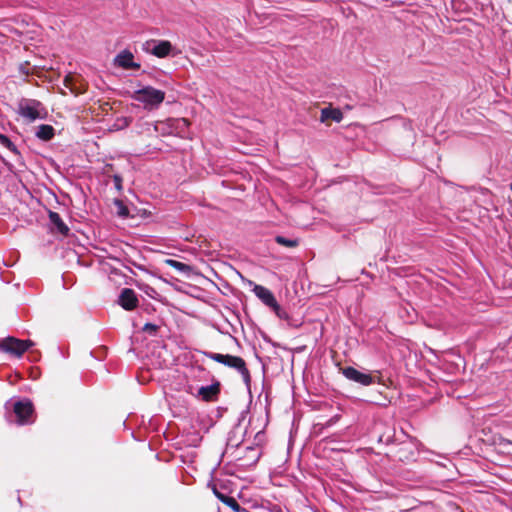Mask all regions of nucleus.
<instances>
[{
  "instance_id": "f3484780",
  "label": "nucleus",
  "mask_w": 512,
  "mask_h": 512,
  "mask_svg": "<svg viewBox=\"0 0 512 512\" xmlns=\"http://www.w3.org/2000/svg\"><path fill=\"white\" fill-rule=\"evenodd\" d=\"M164 262L167 266L172 267L184 274H189L192 271V267L190 265L174 259H166Z\"/></svg>"
},
{
  "instance_id": "393cba45",
  "label": "nucleus",
  "mask_w": 512,
  "mask_h": 512,
  "mask_svg": "<svg viewBox=\"0 0 512 512\" xmlns=\"http://www.w3.org/2000/svg\"><path fill=\"white\" fill-rule=\"evenodd\" d=\"M113 181H114V184H115V188L118 190V191H121L122 190V177L120 175H114L113 176Z\"/></svg>"
},
{
  "instance_id": "4be33fe9",
  "label": "nucleus",
  "mask_w": 512,
  "mask_h": 512,
  "mask_svg": "<svg viewBox=\"0 0 512 512\" xmlns=\"http://www.w3.org/2000/svg\"><path fill=\"white\" fill-rule=\"evenodd\" d=\"M159 326L153 323H146L143 327V331L147 332L150 335H156Z\"/></svg>"
},
{
  "instance_id": "6ab92c4d",
  "label": "nucleus",
  "mask_w": 512,
  "mask_h": 512,
  "mask_svg": "<svg viewBox=\"0 0 512 512\" xmlns=\"http://www.w3.org/2000/svg\"><path fill=\"white\" fill-rule=\"evenodd\" d=\"M77 81H80V75L68 74L65 76V78L63 80V85L66 88H68L69 91L72 93L74 85H75V83H77Z\"/></svg>"
},
{
  "instance_id": "dca6fc26",
  "label": "nucleus",
  "mask_w": 512,
  "mask_h": 512,
  "mask_svg": "<svg viewBox=\"0 0 512 512\" xmlns=\"http://www.w3.org/2000/svg\"><path fill=\"white\" fill-rule=\"evenodd\" d=\"M54 132L55 130L51 125L42 124L38 127L36 136L43 141H49L54 137Z\"/></svg>"
},
{
  "instance_id": "423d86ee",
  "label": "nucleus",
  "mask_w": 512,
  "mask_h": 512,
  "mask_svg": "<svg viewBox=\"0 0 512 512\" xmlns=\"http://www.w3.org/2000/svg\"><path fill=\"white\" fill-rule=\"evenodd\" d=\"M139 303L135 291L131 288H123L118 297V304L127 311H132L137 308Z\"/></svg>"
},
{
  "instance_id": "412c9836",
  "label": "nucleus",
  "mask_w": 512,
  "mask_h": 512,
  "mask_svg": "<svg viewBox=\"0 0 512 512\" xmlns=\"http://www.w3.org/2000/svg\"><path fill=\"white\" fill-rule=\"evenodd\" d=\"M0 144L11 152L18 153L16 145L4 134H0Z\"/></svg>"
},
{
  "instance_id": "ddd939ff",
  "label": "nucleus",
  "mask_w": 512,
  "mask_h": 512,
  "mask_svg": "<svg viewBox=\"0 0 512 512\" xmlns=\"http://www.w3.org/2000/svg\"><path fill=\"white\" fill-rule=\"evenodd\" d=\"M213 493L217 497V499H219L223 504L230 507L233 511L240 512L242 510L240 504L234 497L228 496L220 492L215 486L213 487Z\"/></svg>"
},
{
  "instance_id": "7ed1b4c3",
  "label": "nucleus",
  "mask_w": 512,
  "mask_h": 512,
  "mask_svg": "<svg viewBox=\"0 0 512 512\" xmlns=\"http://www.w3.org/2000/svg\"><path fill=\"white\" fill-rule=\"evenodd\" d=\"M13 412L18 425H29L34 422V405L30 399H22L13 404Z\"/></svg>"
},
{
  "instance_id": "f8f14e48",
  "label": "nucleus",
  "mask_w": 512,
  "mask_h": 512,
  "mask_svg": "<svg viewBox=\"0 0 512 512\" xmlns=\"http://www.w3.org/2000/svg\"><path fill=\"white\" fill-rule=\"evenodd\" d=\"M343 113L339 108L326 107L321 110L320 121L327 123L328 121L341 122Z\"/></svg>"
},
{
  "instance_id": "39448f33",
  "label": "nucleus",
  "mask_w": 512,
  "mask_h": 512,
  "mask_svg": "<svg viewBox=\"0 0 512 512\" xmlns=\"http://www.w3.org/2000/svg\"><path fill=\"white\" fill-rule=\"evenodd\" d=\"M340 370L348 380L359 383L363 386H369L374 383V378L371 374L362 373L354 367L348 366L340 368Z\"/></svg>"
},
{
  "instance_id": "5701e85b",
  "label": "nucleus",
  "mask_w": 512,
  "mask_h": 512,
  "mask_svg": "<svg viewBox=\"0 0 512 512\" xmlns=\"http://www.w3.org/2000/svg\"><path fill=\"white\" fill-rule=\"evenodd\" d=\"M19 70L22 74L28 76L33 73V71L30 69L29 62L22 63L19 67Z\"/></svg>"
},
{
  "instance_id": "9d476101",
  "label": "nucleus",
  "mask_w": 512,
  "mask_h": 512,
  "mask_svg": "<svg viewBox=\"0 0 512 512\" xmlns=\"http://www.w3.org/2000/svg\"><path fill=\"white\" fill-rule=\"evenodd\" d=\"M220 394V383L217 381L209 386H202L198 390V395L205 402H213L218 399Z\"/></svg>"
},
{
  "instance_id": "f03ea898",
  "label": "nucleus",
  "mask_w": 512,
  "mask_h": 512,
  "mask_svg": "<svg viewBox=\"0 0 512 512\" xmlns=\"http://www.w3.org/2000/svg\"><path fill=\"white\" fill-rule=\"evenodd\" d=\"M131 98L144 104L146 109L157 108L165 99V92L152 86H145L135 91Z\"/></svg>"
},
{
  "instance_id": "2eb2a0df",
  "label": "nucleus",
  "mask_w": 512,
  "mask_h": 512,
  "mask_svg": "<svg viewBox=\"0 0 512 512\" xmlns=\"http://www.w3.org/2000/svg\"><path fill=\"white\" fill-rule=\"evenodd\" d=\"M170 126L175 128L177 134L181 137L185 136L186 130L188 129L190 122L186 118L170 119Z\"/></svg>"
},
{
  "instance_id": "4468645a",
  "label": "nucleus",
  "mask_w": 512,
  "mask_h": 512,
  "mask_svg": "<svg viewBox=\"0 0 512 512\" xmlns=\"http://www.w3.org/2000/svg\"><path fill=\"white\" fill-rule=\"evenodd\" d=\"M172 44L167 40L158 42L152 49V54L159 58H164L170 54Z\"/></svg>"
},
{
  "instance_id": "a211bd4d",
  "label": "nucleus",
  "mask_w": 512,
  "mask_h": 512,
  "mask_svg": "<svg viewBox=\"0 0 512 512\" xmlns=\"http://www.w3.org/2000/svg\"><path fill=\"white\" fill-rule=\"evenodd\" d=\"M275 241L279 245H282V246H285L288 248H295L299 245L298 239H289V238H286V237L280 236V235L275 237Z\"/></svg>"
},
{
  "instance_id": "f257e3e1",
  "label": "nucleus",
  "mask_w": 512,
  "mask_h": 512,
  "mask_svg": "<svg viewBox=\"0 0 512 512\" xmlns=\"http://www.w3.org/2000/svg\"><path fill=\"white\" fill-rule=\"evenodd\" d=\"M204 355L215 362L221 363L229 368L237 370L242 376L244 382L246 384L250 383L251 375L247 368L246 362L242 357L214 352H205Z\"/></svg>"
},
{
  "instance_id": "0eeeda50",
  "label": "nucleus",
  "mask_w": 512,
  "mask_h": 512,
  "mask_svg": "<svg viewBox=\"0 0 512 512\" xmlns=\"http://www.w3.org/2000/svg\"><path fill=\"white\" fill-rule=\"evenodd\" d=\"M255 295L271 309H279V304L273 293L262 285H255L253 288Z\"/></svg>"
},
{
  "instance_id": "6e6552de",
  "label": "nucleus",
  "mask_w": 512,
  "mask_h": 512,
  "mask_svg": "<svg viewBox=\"0 0 512 512\" xmlns=\"http://www.w3.org/2000/svg\"><path fill=\"white\" fill-rule=\"evenodd\" d=\"M41 105L39 101L31 100L26 102H21L19 104V113L21 116L29 119L30 121H35L40 117L38 112V107Z\"/></svg>"
},
{
  "instance_id": "9b49d317",
  "label": "nucleus",
  "mask_w": 512,
  "mask_h": 512,
  "mask_svg": "<svg viewBox=\"0 0 512 512\" xmlns=\"http://www.w3.org/2000/svg\"><path fill=\"white\" fill-rule=\"evenodd\" d=\"M48 217L50 220V223L52 224V232L59 233L63 237L68 236L70 229L69 227L64 223L61 216L54 211L49 210Z\"/></svg>"
},
{
  "instance_id": "20e7f679",
  "label": "nucleus",
  "mask_w": 512,
  "mask_h": 512,
  "mask_svg": "<svg viewBox=\"0 0 512 512\" xmlns=\"http://www.w3.org/2000/svg\"><path fill=\"white\" fill-rule=\"evenodd\" d=\"M33 345L31 340H21L15 337L0 340V349L17 357H21Z\"/></svg>"
},
{
  "instance_id": "b1692460",
  "label": "nucleus",
  "mask_w": 512,
  "mask_h": 512,
  "mask_svg": "<svg viewBox=\"0 0 512 512\" xmlns=\"http://www.w3.org/2000/svg\"><path fill=\"white\" fill-rule=\"evenodd\" d=\"M116 203H117V204H119V206H120V209H119V211H118V214H119L120 216H123V217L128 216V214H129V210H128V208H127L126 206H124V205H123V203H122L121 201H117Z\"/></svg>"
},
{
  "instance_id": "1a4fd4ad",
  "label": "nucleus",
  "mask_w": 512,
  "mask_h": 512,
  "mask_svg": "<svg viewBox=\"0 0 512 512\" xmlns=\"http://www.w3.org/2000/svg\"><path fill=\"white\" fill-rule=\"evenodd\" d=\"M133 59L134 56L131 51L123 50L115 57L114 64L126 70H138L140 68V64L134 62Z\"/></svg>"
},
{
  "instance_id": "a878e982",
  "label": "nucleus",
  "mask_w": 512,
  "mask_h": 512,
  "mask_svg": "<svg viewBox=\"0 0 512 512\" xmlns=\"http://www.w3.org/2000/svg\"><path fill=\"white\" fill-rule=\"evenodd\" d=\"M275 314L281 318V319H285L287 318V313L279 306V309H272Z\"/></svg>"
},
{
  "instance_id": "aec40b11",
  "label": "nucleus",
  "mask_w": 512,
  "mask_h": 512,
  "mask_svg": "<svg viewBox=\"0 0 512 512\" xmlns=\"http://www.w3.org/2000/svg\"><path fill=\"white\" fill-rule=\"evenodd\" d=\"M87 88V83L80 76V81H77V83H75L74 88L72 90V94L75 96L81 95L87 91Z\"/></svg>"
}]
</instances>
